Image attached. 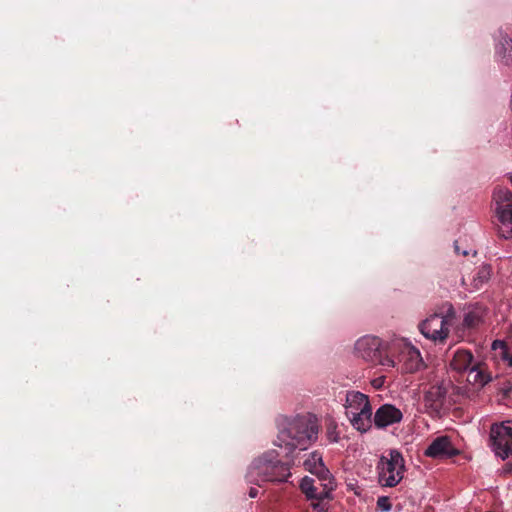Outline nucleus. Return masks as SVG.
I'll list each match as a JSON object with an SVG mask.
<instances>
[{"instance_id":"9","label":"nucleus","mask_w":512,"mask_h":512,"mask_svg":"<svg viewBox=\"0 0 512 512\" xmlns=\"http://www.w3.org/2000/svg\"><path fill=\"white\" fill-rule=\"evenodd\" d=\"M304 468L311 474L317 476L322 481V486L327 490L334 489V479L328 468L325 466L322 455L317 452H311L304 460Z\"/></svg>"},{"instance_id":"7","label":"nucleus","mask_w":512,"mask_h":512,"mask_svg":"<svg viewBox=\"0 0 512 512\" xmlns=\"http://www.w3.org/2000/svg\"><path fill=\"white\" fill-rule=\"evenodd\" d=\"M355 351L359 357L372 364L385 367H394L395 360L388 354L387 347L380 338L364 336L355 344Z\"/></svg>"},{"instance_id":"11","label":"nucleus","mask_w":512,"mask_h":512,"mask_svg":"<svg viewBox=\"0 0 512 512\" xmlns=\"http://www.w3.org/2000/svg\"><path fill=\"white\" fill-rule=\"evenodd\" d=\"M402 412L391 404L380 406L374 414V424L377 428H386L402 420Z\"/></svg>"},{"instance_id":"14","label":"nucleus","mask_w":512,"mask_h":512,"mask_svg":"<svg viewBox=\"0 0 512 512\" xmlns=\"http://www.w3.org/2000/svg\"><path fill=\"white\" fill-rule=\"evenodd\" d=\"M474 362V357L471 351L464 350V349H458L454 355L453 358L450 361V367L459 373L467 372Z\"/></svg>"},{"instance_id":"27","label":"nucleus","mask_w":512,"mask_h":512,"mask_svg":"<svg viewBox=\"0 0 512 512\" xmlns=\"http://www.w3.org/2000/svg\"><path fill=\"white\" fill-rule=\"evenodd\" d=\"M508 360H509V365L512 366V357H510Z\"/></svg>"},{"instance_id":"28","label":"nucleus","mask_w":512,"mask_h":512,"mask_svg":"<svg viewBox=\"0 0 512 512\" xmlns=\"http://www.w3.org/2000/svg\"><path fill=\"white\" fill-rule=\"evenodd\" d=\"M464 256L468 255V252L467 251H462L461 252Z\"/></svg>"},{"instance_id":"23","label":"nucleus","mask_w":512,"mask_h":512,"mask_svg":"<svg viewBox=\"0 0 512 512\" xmlns=\"http://www.w3.org/2000/svg\"><path fill=\"white\" fill-rule=\"evenodd\" d=\"M249 496L251 498H256L258 496V489L255 487H251L249 490Z\"/></svg>"},{"instance_id":"5","label":"nucleus","mask_w":512,"mask_h":512,"mask_svg":"<svg viewBox=\"0 0 512 512\" xmlns=\"http://www.w3.org/2000/svg\"><path fill=\"white\" fill-rule=\"evenodd\" d=\"M493 212L499 235L505 239L512 238V192L509 189L494 190Z\"/></svg>"},{"instance_id":"15","label":"nucleus","mask_w":512,"mask_h":512,"mask_svg":"<svg viewBox=\"0 0 512 512\" xmlns=\"http://www.w3.org/2000/svg\"><path fill=\"white\" fill-rule=\"evenodd\" d=\"M402 356L405 358V368L409 372L419 370L423 365L420 351L411 345H404Z\"/></svg>"},{"instance_id":"21","label":"nucleus","mask_w":512,"mask_h":512,"mask_svg":"<svg viewBox=\"0 0 512 512\" xmlns=\"http://www.w3.org/2000/svg\"><path fill=\"white\" fill-rule=\"evenodd\" d=\"M501 50L500 53L504 56L506 53H510L512 51V39L509 37H503L500 42Z\"/></svg>"},{"instance_id":"20","label":"nucleus","mask_w":512,"mask_h":512,"mask_svg":"<svg viewBox=\"0 0 512 512\" xmlns=\"http://www.w3.org/2000/svg\"><path fill=\"white\" fill-rule=\"evenodd\" d=\"M377 508L381 511L388 512L391 510L392 505L389 497L381 496L377 499Z\"/></svg>"},{"instance_id":"6","label":"nucleus","mask_w":512,"mask_h":512,"mask_svg":"<svg viewBox=\"0 0 512 512\" xmlns=\"http://www.w3.org/2000/svg\"><path fill=\"white\" fill-rule=\"evenodd\" d=\"M378 482L383 487H395L404 477L405 461L397 450H390L381 456L378 465Z\"/></svg>"},{"instance_id":"3","label":"nucleus","mask_w":512,"mask_h":512,"mask_svg":"<svg viewBox=\"0 0 512 512\" xmlns=\"http://www.w3.org/2000/svg\"><path fill=\"white\" fill-rule=\"evenodd\" d=\"M290 467L280 461H274L267 456L253 461L246 475L247 481L259 484V482H285L290 477Z\"/></svg>"},{"instance_id":"22","label":"nucleus","mask_w":512,"mask_h":512,"mask_svg":"<svg viewBox=\"0 0 512 512\" xmlns=\"http://www.w3.org/2000/svg\"><path fill=\"white\" fill-rule=\"evenodd\" d=\"M492 348L494 350H497L498 348L502 349V350H505L506 349V345L503 341H500V340H495L493 343H492Z\"/></svg>"},{"instance_id":"17","label":"nucleus","mask_w":512,"mask_h":512,"mask_svg":"<svg viewBox=\"0 0 512 512\" xmlns=\"http://www.w3.org/2000/svg\"><path fill=\"white\" fill-rule=\"evenodd\" d=\"M486 309L481 306L470 308L464 315L462 326L465 329H475L479 327L485 318Z\"/></svg>"},{"instance_id":"16","label":"nucleus","mask_w":512,"mask_h":512,"mask_svg":"<svg viewBox=\"0 0 512 512\" xmlns=\"http://www.w3.org/2000/svg\"><path fill=\"white\" fill-rule=\"evenodd\" d=\"M300 489L309 500H323L330 497L332 490H327L323 487L322 492H317V488L314 486V480L308 476L302 478L300 482Z\"/></svg>"},{"instance_id":"24","label":"nucleus","mask_w":512,"mask_h":512,"mask_svg":"<svg viewBox=\"0 0 512 512\" xmlns=\"http://www.w3.org/2000/svg\"><path fill=\"white\" fill-rule=\"evenodd\" d=\"M503 471L505 473H512V463H506V465L503 468Z\"/></svg>"},{"instance_id":"10","label":"nucleus","mask_w":512,"mask_h":512,"mask_svg":"<svg viewBox=\"0 0 512 512\" xmlns=\"http://www.w3.org/2000/svg\"><path fill=\"white\" fill-rule=\"evenodd\" d=\"M424 454L434 459H447L459 455L460 451L454 447L450 437L439 436L430 443Z\"/></svg>"},{"instance_id":"8","label":"nucleus","mask_w":512,"mask_h":512,"mask_svg":"<svg viewBox=\"0 0 512 512\" xmlns=\"http://www.w3.org/2000/svg\"><path fill=\"white\" fill-rule=\"evenodd\" d=\"M490 437L497 456L504 460L512 455V421L492 425Z\"/></svg>"},{"instance_id":"26","label":"nucleus","mask_w":512,"mask_h":512,"mask_svg":"<svg viewBox=\"0 0 512 512\" xmlns=\"http://www.w3.org/2000/svg\"><path fill=\"white\" fill-rule=\"evenodd\" d=\"M509 335H510V338L512 339V324H511V327H510V330H509Z\"/></svg>"},{"instance_id":"2","label":"nucleus","mask_w":512,"mask_h":512,"mask_svg":"<svg viewBox=\"0 0 512 512\" xmlns=\"http://www.w3.org/2000/svg\"><path fill=\"white\" fill-rule=\"evenodd\" d=\"M345 414L351 425L360 432H366L372 425V407L367 395L349 391L345 399Z\"/></svg>"},{"instance_id":"29","label":"nucleus","mask_w":512,"mask_h":512,"mask_svg":"<svg viewBox=\"0 0 512 512\" xmlns=\"http://www.w3.org/2000/svg\"><path fill=\"white\" fill-rule=\"evenodd\" d=\"M313 508H317L319 505L318 504H312Z\"/></svg>"},{"instance_id":"25","label":"nucleus","mask_w":512,"mask_h":512,"mask_svg":"<svg viewBox=\"0 0 512 512\" xmlns=\"http://www.w3.org/2000/svg\"><path fill=\"white\" fill-rule=\"evenodd\" d=\"M455 250H456V253H458V254L460 253V250H459V247H458L457 243H455Z\"/></svg>"},{"instance_id":"18","label":"nucleus","mask_w":512,"mask_h":512,"mask_svg":"<svg viewBox=\"0 0 512 512\" xmlns=\"http://www.w3.org/2000/svg\"><path fill=\"white\" fill-rule=\"evenodd\" d=\"M491 276V268L489 265H483L478 269L476 277H474V286L478 288L483 283L487 282Z\"/></svg>"},{"instance_id":"13","label":"nucleus","mask_w":512,"mask_h":512,"mask_svg":"<svg viewBox=\"0 0 512 512\" xmlns=\"http://www.w3.org/2000/svg\"><path fill=\"white\" fill-rule=\"evenodd\" d=\"M446 396V389L443 385L431 386L424 395L425 407L432 411H439L443 406L444 399Z\"/></svg>"},{"instance_id":"1","label":"nucleus","mask_w":512,"mask_h":512,"mask_svg":"<svg viewBox=\"0 0 512 512\" xmlns=\"http://www.w3.org/2000/svg\"><path fill=\"white\" fill-rule=\"evenodd\" d=\"M319 422L315 415L296 416L286 423L279 432L276 445L286 450V455L294 449H306L307 445L317 439Z\"/></svg>"},{"instance_id":"19","label":"nucleus","mask_w":512,"mask_h":512,"mask_svg":"<svg viewBox=\"0 0 512 512\" xmlns=\"http://www.w3.org/2000/svg\"><path fill=\"white\" fill-rule=\"evenodd\" d=\"M326 436L330 443H337L339 441V432L335 422H331L327 425Z\"/></svg>"},{"instance_id":"4","label":"nucleus","mask_w":512,"mask_h":512,"mask_svg":"<svg viewBox=\"0 0 512 512\" xmlns=\"http://www.w3.org/2000/svg\"><path fill=\"white\" fill-rule=\"evenodd\" d=\"M444 314L434 313L419 325L422 335L434 342H444L449 335V326L455 319L456 312L452 304L446 303Z\"/></svg>"},{"instance_id":"12","label":"nucleus","mask_w":512,"mask_h":512,"mask_svg":"<svg viewBox=\"0 0 512 512\" xmlns=\"http://www.w3.org/2000/svg\"><path fill=\"white\" fill-rule=\"evenodd\" d=\"M491 379L492 378L483 363L476 362L467 371V382L477 389L483 388L491 381Z\"/></svg>"}]
</instances>
